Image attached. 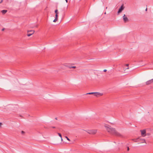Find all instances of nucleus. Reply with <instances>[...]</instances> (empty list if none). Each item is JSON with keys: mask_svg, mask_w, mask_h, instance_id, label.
<instances>
[{"mask_svg": "<svg viewBox=\"0 0 153 153\" xmlns=\"http://www.w3.org/2000/svg\"><path fill=\"white\" fill-rule=\"evenodd\" d=\"M106 129L109 133L117 136H120V134L117 132L114 128H112L111 126H104Z\"/></svg>", "mask_w": 153, "mask_h": 153, "instance_id": "f257e3e1", "label": "nucleus"}, {"mask_svg": "<svg viewBox=\"0 0 153 153\" xmlns=\"http://www.w3.org/2000/svg\"><path fill=\"white\" fill-rule=\"evenodd\" d=\"M87 133L90 134H96L97 132V130H88L86 131Z\"/></svg>", "mask_w": 153, "mask_h": 153, "instance_id": "f03ea898", "label": "nucleus"}, {"mask_svg": "<svg viewBox=\"0 0 153 153\" xmlns=\"http://www.w3.org/2000/svg\"><path fill=\"white\" fill-rule=\"evenodd\" d=\"M31 32V33H28L27 34V36H31L35 32V31L34 30H28L27 31V32L28 33L29 32Z\"/></svg>", "mask_w": 153, "mask_h": 153, "instance_id": "7ed1b4c3", "label": "nucleus"}, {"mask_svg": "<svg viewBox=\"0 0 153 153\" xmlns=\"http://www.w3.org/2000/svg\"><path fill=\"white\" fill-rule=\"evenodd\" d=\"M153 82V79L149 80L146 82V85H149Z\"/></svg>", "mask_w": 153, "mask_h": 153, "instance_id": "20e7f679", "label": "nucleus"}, {"mask_svg": "<svg viewBox=\"0 0 153 153\" xmlns=\"http://www.w3.org/2000/svg\"><path fill=\"white\" fill-rule=\"evenodd\" d=\"M103 95V94L99 92H94V96L97 97L101 96Z\"/></svg>", "mask_w": 153, "mask_h": 153, "instance_id": "39448f33", "label": "nucleus"}, {"mask_svg": "<svg viewBox=\"0 0 153 153\" xmlns=\"http://www.w3.org/2000/svg\"><path fill=\"white\" fill-rule=\"evenodd\" d=\"M124 8V7H123V4L121 5L120 8L119 9V10L118 11V13L119 14V13L121 12L122 10H123Z\"/></svg>", "mask_w": 153, "mask_h": 153, "instance_id": "423d86ee", "label": "nucleus"}, {"mask_svg": "<svg viewBox=\"0 0 153 153\" xmlns=\"http://www.w3.org/2000/svg\"><path fill=\"white\" fill-rule=\"evenodd\" d=\"M123 20L124 22H127L128 21V19L127 17L125 15H124L123 16Z\"/></svg>", "mask_w": 153, "mask_h": 153, "instance_id": "0eeeda50", "label": "nucleus"}, {"mask_svg": "<svg viewBox=\"0 0 153 153\" xmlns=\"http://www.w3.org/2000/svg\"><path fill=\"white\" fill-rule=\"evenodd\" d=\"M140 131L142 136H145L146 135V131L145 130H141Z\"/></svg>", "mask_w": 153, "mask_h": 153, "instance_id": "6e6552de", "label": "nucleus"}, {"mask_svg": "<svg viewBox=\"0 0 153 153\" xmlns=\"http://www.w3.org/2000/svg\"><path fill=\"white\" fill-rule=\"evenodd\" d=\"M7 12V10H3L1 11L2 13L3 14H5Z\"/></svg>", "mask_w": 153, "mask_h": 153, "instance_id": "1a4fd4ad", "label": "nucleus"}, {"mask_svg": "<svg viewBox=\"0 0 153 153\" xmlns=\"http://www.w3.org/2000/svg\"><path fill=\"white\" fill-rule=\"evenodd\" d=\"M94 92H91L87 93L86 94H94Z\"/></svg>", "mask_w": 153, "mask_h": 153, "instance_id": "9d476101", "label": "nucleus"}, {"mask_svg": "<svg viewBox=\"0 0 153 153\" xmlns=\"http://www.w3.org/2000/svg\"><path fill=\"white\" fill-rule=\"evenodd\" d=\"M76 67V66H71L70 67V68H75Z\"/></svg>", "mask_w": 153, "mask_h": 153, "instance_id": "9b49d317", "label": "nucleus"}, {"mask_svg": "<svg viewBox=\"0 0 153 153\" xmlns=\"http://www.w3.org/2000/svg\"><path fill=\"white\" fill-rule=\"evenodd\" d=\"M58 134L59 135V136L61 137V138H62V136L61 134L60 133H58Z\"/></svg>", "mask_w": 153, "mask_h": 153, "instance_id": "f8f14e48", "label": "nucleus"}, {"mask_svg": "<svg viewBox=\"0 0 153 153\" xmlns=\"http://www.w3.org/2000/svg\"><path fill=\"white\" fill-rule=\"evenodd\" d=\"M58 14H56V15H55V18H56V19H58Z\"/></svg>", "mask_w": 153, "mask_h": 153, "instance_id": "ddd939ff", "label": "nucleus"}, {"mask_svg": "<svg viewBox=\"0 0 153 153\" xmlns=\"http://www.w3.org/2000/svg\"><path fill=\"white\" fill-rule=\"evenodd\" d=\"M125 65L126 66L128 67V68H126V69H129V68H128L129 64H126V65Z\"/></svg>", "mask_w": 153, "mask_h": 153, "instance_id": "4468645a", "label": "nucleus"}, {"mask_svg": "<svg viewBox=\"0 0 153 153\" xmlns=\"http://www.w3.org/2000/svg\"><path fill=\"white\" fill-rule=\"evenodd\" d=\"M55 12L56 13H56H57V14H58V10L57 9L55 11Z\"/></svg>", "mask_w": 153, "mask_h": 153, "instance_id": "2eb2a0df", "label": "nucleus"}, {"mask_svg": "<svg viewBox=\"0 0 153 153\" xmlns=\"http://www.w3.org/2000/svg\"><path fill=\"white\" fill-rule=\"evenodd\" d=\"M65 137L68 140V141H70V140L68 138V137H67V136H65Z\"/></svg>", "mask_w": 153, "mask_h": 153, "instance_id": "dca6fc26", "label": "nucleus"}, {"mask_svg": "<svg viewBox=\"0 0 153 153\" xmlns=\"http://www.w3.org/2000/svg\"><path fill=\"white\" fill-rule=\"evenodd\" d=\"M57 19H56V18H55V19L53 21V22H56L57 20Z\"/></svg>", "mask_w": 153, "mask_h": 153, "instance_id": "f3484780", "label": "nucleus"}, {"mask_svg": "<svg viewBox=\"0 0 153 153\" xmlns=\"http://www.w3.org/2000/svg\"><path fill=\"white\" fill-rule=\"evenodd\" d=\"M21 133H22V134H24V133H25V132H24V131H21Z\"/></svg>", "mask_w": 153, "mask_h": 153, "instance_id": "a211bd4d", "label": "nucleus"}, {"mask_svg": "<svg viewBox=\"0 0 153 153\" xmlns=\"http://www.w3.org/2000/svg\"><path fill=\"white\" fill-rule=\"evenodd\" d=\"M107 71V70L106 69H104L103 70V71L104 72H106Z\"/></svg>", "mask_w": 153, "mask_h": 153, "instance_id": "6ab92c4d", "label": "nucleus"}, {"mask_svg": "<svg viewBox=\"0 0 153 153\" xmlns=\"http://www.w3.org/2000/svg\"><path fill=\"white\" fill-rule=\"evenodd\" d=\"M129 150V147H127V151H128Z\"/></svg>", "mask_w": 153, "mask_h": 153, "instance_id": "aec40b11", "label": "nucleus"}, {"mask_svg": "<svg viewBox=\"0 0 153 153\" xmlns=\"http://www.w3.org/2000/svg\"><path fill=\"white\" fill-rule=\"evenodd\" d=\"M143 143L144 142V143H146L145 140H143Z\"/></svg>", "mask_w": 153, "mask_h": 153, "instance_id": "412c9836", "label": "nucleus"}, {"mask_svg": "<svg viewBox=\"0 0 153 153\" xmlns=\"http://www.w3.org/2000/svg\"><path fill=\"white\" fill-rule=\"evenodd\" d=\"M4 28H3L2 29V31H4Z\"/></svg>", "mask_w": 153, "mask_h": 153, "instance_id": "4be33fe9", "label": "nucleus"}, {"mask_svg": "<svg viewBox=\"0 0 153 153\" xmlns=\"http://www.w3.org/2000/svg\"><path fill=\"white\" fill-rule=\"evenodd\" d=\"M2 125V123H0V127Z\"/></svg>", "mask_w": 153, "mask_h": 153, "instance_id": "5701e85b", "label": "nucleus"}, {"mask_svg": "<svg viewBox=\"0 0 153 153\" xmlns=\"http://www.w3.org/2000/svg\"><path fill=\"white\" fill-rule=\"evenodd\" d=\"M3 1V0H1V1H0V3H1Z\"/></svg>", "mask_w": 153, "mask_h": 153, "instance_id": "b1692460", "label": "nucleus"}, {"mask_svg": "<svg viewBox=\"0 0 153 153\" xmlns=\"http://www.w3.org/2000/svg\"><path fill=\"white\" fill-rule=\"evenodd\" d=\"M65 0L66 1V2H68V0Z\"/></svg>", "mask_w": 153, "mask_h": 153, "instance_id": "393cba45", "label": "nucleus"}, {"mask_svg": "<svg viewBox=\"0 0 153 153\" xmlns=\"http://www.w3.org/2000/svg\"><path fill=\"white\" fill-rule=\"evenodd\" d=\"M52 128H55V127H52Z\"/></svg>", "mask_w": 153, "mask_h": 153, "instance_id": "a878e982", "label": "nucleus"}, {"mask_svg": "<svg viewBox=\"0 0 153 153\" xmlns=\"http://www.w3.org/2000/svg\"><path fill=\"white\" fill-rule=\"evenodd\" d=\"M61 141H62L63 140V139H62V138H61Z\"/></svg>", "mask_w": 153, "mask_h": 153, "instance_id": "bb28decb", "label": "nucleus"}, {"mask_svg": "<svg viewBox=\"0 0 153 153\" xmlns=\"http://www.w3.org/2000/svg\"><path fill=\"white\" fill-rule=\"evenodd\" d=\"M147 10V8H146V11Z\"/></svg>", "mask_w": 153, "mask_h": 153, "instance_id": "cd10ccee", "label": "nucleus"}, {"mask_svg": "<svg viewBox=\"0 0 153 153\" xmlns=\"http://www.w3.org/2000/svg\"><path fill=\"white\" fill-rule=\"evenodd\" d=\"M55 119L57 120V118H55Z\"/></svg>", "mask_w": 153, "mask_h": 153, "instance_id": "c85d7f7f", "label": "nucleus"}]
</instances>
